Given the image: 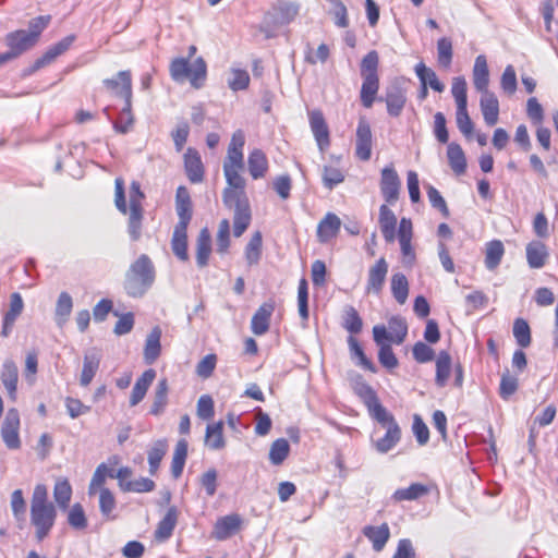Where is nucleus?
I'll list each match as a JSON object with an SVG mask.
<instances>
[{"label": "nucleus", "instance_id": "f257e3e1", "mask_svg": "<svg viewBox=\"0 0 558 558\" xmlns=\"http://www.w3.org/2000/svg\"><path fill=\"white\" fill-rule=\"evenodd\" d=\"M242 169L223 168L228 186L222 194L226 207L234 210L233 234L241 236L248 228L252 219L248 198L245 193V180L240 174Z\"/></svg>", "mask_w": 558, "mask_h": 558}, {"label": "nucleus", "instance_id": "f03ea898", "mask_svg": "<svg viewBox=\"0 0 558 558\" xmlns=\"http://www.w3.org/2000/svg\"><path fill=\"white\" fill-rule=\"evenodd\" d=\"M197 48L194 45L189 47L187 58H175L170 63V75L177 83H183L186 80L191 85L198 89L203 87L207 75V65L202 57L190 63V59L196 53Z\"/></svg>", "mask_w": 558, "mask_h": 558}, {"label": "nucleus", "instance_id": "7ed1b4c3", "mask_svg": "<svg viewBox=\"0 0 558 558\" xmlns=\"http://www.w3.org/2000/svg\"><path fill=\"white\" fill-rule=\"evenodd\" d=\"M155 281V267L150 258L142 254L125 272L124 290L132 298H142Z\"/></svg>", "mask_w": 558, "mask_h": 558}, {"label": "nucleus", "instance_id": "20e7f679", "mask_svg": "<svg viewBox=\"0 0 558 558\" xmlns=\"http://www.w3.org/2000/svg\"><path fill=\"white\" fill-rule=\"evenodd\" d=\"M299 8L290 2H279L267 13L260 25L266 38H271L276 34V29L290 24L298 15Z\"/></svg>", "mask_w": 558, "mask_h": 558}, {"label": "nucleus", "instance_id": "39448f33", "mask_svg": "<svg viewBox=\"0 0 558 558\" xmlns=\"http://www.w3.org/2000/svg\"><path fill=\"white\" fill-rule=\"evenodd\" d=\"M106 89L116 97L124 99L123 116H128V123L131 121L132 77L130 71H120L114 78L102 81Z\"/></svg>", "mask_w": 558, "mask_h": 558}, {"label": "nucleus", "instance_id": "423d86ee", "mask_svg": "<svg viewBox=\"0 0 558 558\" xmlns=\"http://www.w3.org/2000/svg\"><path fill=\"white\" fill-rule=\"evenodd\" d=\"M396 238H398L400 244L402 264L409 267L413 266L416 260V253L412 244L413 225L411 219L405 217L400 219Z\"/></svg>", "mask_w": 558, "mask_h": 558}, {"label": "nucleus", "instance_id": "0eeeda50", "mask_svg": "<svg viewBox=\"0 0 558 558\" xmlns=\"http://www.w3.org/2000/svg\"><path fill=\"white\" fill-rule=\"evenodd\" d=\"M57 511L54 506L31 508V523L35 527V537L38 542L46 538L54 525Z\"/></svg>", "mask_w": 558, "mask_h": 558}, {"label": "nucleus", "instance_id": "6e6552de", "mask_svg": "<svg viewBox=\"0 0 558 558\" xmlns=\"http://www.w3.org/2000/svg\"><path fill=\"white\" fill-rule=\"evenodd\" d=\"M20 415L17 410L10 409L1 427V437L9 449H19L21 440L19 436Z\"/></svg>", "mask_w": 558, "mask_h": 558}, {"label": "nucleus", "instance_id": "1a4fd4ad", "mask_svg": "<svg viewBox=\"0 0 558 558\" xmlns=\"http://www.w3.org/2000/svg\"><path fill=\"white\" fill-rule=\"evenodd\" d=\"M355 155L362 161L372 156V130L365 118H361L356 129Z\"/></svg>", "mask_w": 558, "mask_h": 558}, {"label": "nucleus", "instance_id": "9d476101", "mask_svg": "<svg viewBox=\"0 0 558 558\" xmlns=\"http://www.w3.org/2000/svg\"><path fill=\"white\" fill-rule=\"evenodd\" d=\"M400 179L392 166L381 170L380 191L385 201L393 204L399 197Z\"/></svg>", "mask_w": 558, "mask_h": 558}, {"label": "nucleus", "instance_id": "9b49d317", "mask_svg": "<svg viewBox=\"0 0 558 558\" xmlns=\"http://www.w3.org/2000/svg\"><path fill=\"white\" fill-rule=\"evenodd\" d=\"M384 100L387 106V112L391 117H399L407 102L405 90L398 84H392L386 88Z\"/></svg>", "mask_w": 558, "mask_h": 558}, {"label": "nucleus", "instance_id": "f8f14e48", "mask_svg": "<svg viewBox=\"0 0 558 558\" xmlns=\"http://www.w3.org/2000/svg\"><path fill=\"white\" fill-rule=\"evenodd\" d=\"M74 39L75 37L73 35H70L64 37L57 44L52 45L51 47H49L47 51L34 62L29 70V73H34L35 71L53 62L59 56L64 53L71 47Z\"/></svg>", "mask_w": 558, "mask_h": 558}, {"label": "nucleus", "instance_id": "ddd939ff", "mask_svg": "<svg viewBox=\"0 0 558 558\" xmlns=\"http://www.w3.org/2000/svg\"><path fill=\"white\" fill-rule=\"evenodd\" d=\"M387 274L388 263L385 257H380L369 267L366 286L367 292L379 294L383 290Z\"/></svg>", "mask_w": 558, "mask_h": 558}, {"label": "nucleus", "instance_id": "4468645a", "mask_svg": "<svg viewBox=\"0 0 558 558\" xmlns=\"http://www.w3.org/2000/svg\"><path fill=\"white\" fill-rule=\"evenodd\" d=\"M308 118L318 148L324 151L329 146V131L324 116L320 111L314 110L308 113Z\"/></svg>", "mask_w": 558, "mask_h": 558}, {"label": "nucleus", "instance_id": "2eb2a0df", "mask_svg": "<svg viewBox=\"0 0 558 558\" xmlns=\"http://www.w3.org/2000/svg\"><path fill=\"white\" fill-rule=\"evenodd\" d=\"M341 228L340 218L333 213H327L317 225V239L320 243H328L335 239Z\"/></svg>", "mask_w": 558, "mask_h": 558}, {"label": "nucleus", "instance_id": "dca6fc26", "mask_svg": "<svg viewBox=\"0 0 558 558\" xmlns=\"http://www.w3.org/2000/svg\"><path fill=\"white\" fill-rule=\"evenodd\" d=\"M5 44L15 54V57H19L23 52L33 48L37 41L34 39V37L26 33V29H19L9 33L5 36Z\"/></svg>", "mask_w": 558, "mask_h": 558}, {"label": "nucleus", "instance_id": "f3484780", "mask_svg": "<svg viewBox=\"0 0 558 558\" xmlns=\"http://www.w3.org/2000/svg\"><path fill=\"white\" fill-rule=\"evenodd\" d=\"M480 107L485 123L493 126L498 122L499 101L496 95L488 90L481 93Z\"/></svg>", "mask_w": 558, "mask_h": 558}, {"label": "nucleus", "instance_id": "a211bd4d", "mask_svg": "<svg viewBox=\"0 0 558 558\" xmlns=\"http://www.w3.org/2000/svg\"><path fill=\"white\" fill-rule=\"evenodd\" d=\"M274 311L275 304L272 302H266L258 307L251 320V329L254 335L262 336L268 331Z\"/></svg>", "mask_w": 558, "mask_h": 558}, {"label": "nucleus", "instance_id": "6ab92c4d", "mask_svg": "<svg viewBox=\"0 0 558 558\" xmlns=\"http://www.w3.org/2000/svg\"><path fill=\"white\" fill-rule=\"evenodd\" d=\"M0 380L11 400L16 399L19 368L12 360H5L0 372Z\"/></svg>", "mask_w": 558, "mask_h": 558}, {"label": "nucleus", "instance_id": "aec40b11", "mask_svg": "<svg viewBox=\"0 0 558 558\" xmlns=\"http://www.w3.org/2000/svg\"><path fill=\"white\" fill-rule=\"evenodd\" d=\"M101 361V354L97 350L85 352L83 359V368L80 375V384L87 387L95 377Z\"/></svg>", "mask_w": 558, "mask_h": 558}, {"label": "nucleus", "instance_id": "412c9836", "mask_svg": "<svg viewBox=\"0 0 558 558\" xmlns=\"http://www.w3.org/2000/svg\"><path fill=\"white\" fill-rule=\"evenodd\" d=\"M175 210L179 217L178 226H189L192 219V202L189 190L179 186L175 194Z\"/></svg>", "mask_w": 558, "mask_h": 558}, {"label": "nucleus", "instance_id": "4be33fe9", "mask_svg": "<svg viewBox=\"0 0 558 558\" xmlns=\"http://www.w3.org/2000/svg\"><path fill=\"white\" fill-rule=\"evenodd\" d=\"M184 168L189 180L192 183H199L204 179V168L199 154L193 149L187 148L184 154Z\"/></svg>", "mask_w": 558, "mask_h": 558}, {"label": "nucleus", "instance_id": "5701e85b", "mask_svg": "<svg viewBox=\"0 0 558 558\" xmlns=\"http://www.w3.org/2000/svg\"><path fill=\"white\" fill-rule=\"evenodd\" d=\"M378 223L385 241L387 243H392L397 235V217L387 205H381L379 207Z\"/></svg>", "mask_w": 558, "mask_h": 558}, {"label": "nucleus", "instance_id": "b1692460", "mask_svg": "<svg viewBox=\"0 0 558 558\" xmlns=\"http://www.w3.org/2000/svg\"><path fill=\"white\" fill-rule=\"evenodd\" d=\"M156 378V371L153 368H149L145 371L141 377L137 378V380L134 384V387L131 392L130 397V405L135 407L143 399L145 398L148 388L153 384V381Z\"/></svg>", "mask_w": 558, "mask_h": 558}, {"label": "nucleus", "instance_id": "393cba45", "mask_svg": "<svg viewBox=\"0 0 558 558\" xmlns=\"http://www.w3.org/2000/svg\"><path fill=\"white\" fill-rule=\"evenodd\" d=\"M473 84L475 89L480 93L489 90V70L484 54H480L475 58L473 66Z\"/></svg>", "mask_w": 558, "mask_h": 558}, {"label": "nucleus", "instance_id": "a878e982", "mask_svg": "<svg viewBox=\"0 0 558 558\" xmlns=\"http://www.w3.org/2000/svg\"><path fill=\"white\" fill-rule=\"evenodd\" d=\"M363 534L372 543L373 549L380 551L389 539L390 530L387 523L378 526L367 525L363 529Z\"/></svg>", "mask_w": 558, "mask_h": 558}, {"label": "nucleus", "instance_id": "bb28decb", "mask_svg": "<svg viewBox=\"0 0 558 558\" xmlns=\"http://www.w3.org/2000/svg\"><path fill=\"white\" fill-rule=\"evenodd\" d=\"M400 439V426L398 424H392L391 426L386 427V434L383 437L377 440H373V446L377 452L384 454L393 449Z\"/></svg>", "mask_w": 558, "mask_h": 558}, {"label": "nucleus", "instance_id": "cd10ccee", "mask_svg": "<svg viewBox=\"0 0 558 558\" xmlns=\"http://www.w3.org/2000/svg\"><path fill=\"white\" fill-rule=\"evenodd\" d=\"M240 523L238 514L222 517L216 522L213 535L218 541L227 539L239 529Z\"/></svg>", "mask_w": 558, "mask_h": 558}, {"label": "nucleus", "instance_id": "c85d7f7f", "mask_svg": "<svg viewBox=\"0 0 558 558\" xmlns=\"http://www.w3.org/2000/svg\"><path fill=\"white\" fill-rule=\"evenodd\" d=\"M160 338H161V329L158 326H156L148 333L146 341H145L144 359L147 364H153L160 355V351H161Z\"/></svg>", "mask_w": 558, "mask_h": 558}, {"label": "nucleus", "instance_id": "c756f323", "mask_svg": "<svg viewBox=\"0 0 558 558\" xmlns=\"http://www.w3.org/2000/svg\"><path fill=\"white\" fill-rule=\"evenodd\" d=\"M178 510L175 507H170L165 517L159 521L155 531V538L158 541L168 539L177 525Z\"/></svg>", "mask_w": 558, "mask_h": 558}, {"label": "nucleus", "instance_id": "7c9ffc66", "mask_svg": "<svg viewBox=\"0 0 558 558\" xmlns=\"http://www.w3.org/2000/svg\"><path fill=\"white\" fill-rule=\"evenodd\" d=\"M548 257L546 245L539 241H533L526 245V259L531 268H542Z\"/></svg>", "mask_w": 558, "mask_h": 558}, {"label": "nucleus", "instance_id": "2f4dec72", "mask_svg": "<svg viewBox=\"0 0 558 558\" xmlns=\"http://www.w3.org/2000/svg\"><path fill=\"white\" fill-rule=\"evenodd\" d=\"M186 230V226L175 225L171 240V248L173 254L183 262L189 259Z\"/></svg>", "mask_w": 558, "mask_h": 558}, {"label": "nucleus", "instance_id": "473e14b6", "mask_svg": "<svg viewBox=\"0 0 558 558\" xmlns=\"http://www.w3.org/2000/svg\"><path fill=\"white\" fill-rule=\"evenodd\" d=\"M168 380L166 378L160 379L155 388L154 400L149 410V414L159 416L165 412L168 404Z\"/></svg>", "mask_w": 558, "mask_h": 558}, {"label": "nucleus", "instance_id": "72a5a7b5", "mask_svg": "<svg viewBox=\"0 0 558 558\" xmlns=\"http://www.w3.org/2000/svg\"><path fill=\"white\" fill-rule=\"evenodd\" d=\"M247 166L253 179L263 178L268 170V160L264 151L260 149L252 150L247 158Z\"/></svg>", "mask_w": 558, "mask_h": 558}, {"label": "nucleus", "instance_id": "f704fd0d", "mask_svg": "<svg viewBox=\"0 0 558 558\" xmlns=\"http://www.w3.org/2000/svg\"><path fill=\"white\" fill-rule=\"evenodd\" d=\"M205 446H207L211 450H220L225 448L226 440L223 437L222 421L207 425L205 434Z\"/></svg>", "mask_w": 558, "mask_h": 558}, {"label": "nucleus", "instance_id": "c9c22d12", "mask_svg": "<svg viewBox=\"0 0 558 558\" xmlns=\"http://www.w3.org/2000/svg\"><path fill=\"white\" fill-rule=\"evenodd\" d=\"M451 356L447 351H440L436 359L435 384L442 388L447 385L451 374Z\"/></svg>", "mask_w": 558, "mask_h": 558}, {"label": "nucleus", "instance_id": "e433bc0d", "mask_svg": "<svg viewBox=\"0 0 558 558\" xmlns=\"http://www.w3.org/2000/svg\"><path fill=\"white\" fill-rule=\"evenodd\" d=\"M210 252L211 238L209 231L205 228L201 230L196 243V263L198 267L207 266Z\"/></svg>", "mask_w": 558, "mask_h": 558}, {"label": "nucleus", "instance_id": "4c0bfd02", "mask_svg": "<svg viewBox=\"0 0 558 558\" xmlns=\"http://www.w3.org/2000/svg\"><path fill=\"white\" fill-rule=\"evenodd\" d=\"M447 158L452 171L460 175L465 172L466 159L463 149L457 143H450L447 147Z\"/></svg>", "mask_w": 558, "mask_h": 558}, {"label": "nucleus", "instance_id": "58836bf2", "mask_svg": "<svg viewBox=\"0 0 558 558\" xmlns=\"http://www.w3.org/2000/svg\"><path fill=\"white\" fill-rule=\"evenodd\" d=\"M428 493V486L421 483H413L409 487L397 489L392 495V499L395 501H412L426 496Z\"/></svg>", "mask_w": 558, "mask_h": 558}, {"label": "nucleus", "instance_id": "ea45409f", "mask_svg": "<svg viewBox=\"0 0 558 558\" xmlns=\"http://www.w3.org/2000/svg\"><path fill=\"white\" fill-rule=\"evenodd\" d=\"M99 510L101 515L109 521L116 520L117 500L113 493L109 488H101L98 493Z\"/></svg>", "mask_w": 558, "mask_h": 558}, {"label": "nucleus", "instance_id": "a19ab883", "mask_svg": "<svg viewBox=\"0 0 558 558\" xmlns=\"http://www.w3.org/2000/svg\"><path fill=\"white\" fill-rule=\"evenodd\" d=\"M73 308L72 296L68 292H61L54 312V320L59 327H63L68 322Z\"/></svg>", "mask_w": 558, "mask_h": 558}, {"label": "nucleus", "instance_id": "79ce46f5", "mask_svg": "<svg viewBox=\"0 0 558 558\" xmlns=\"http://www.w3.org/2000/svg\"><path fill=\"white\" fill-rule=\"evenodd\" d=\"M361 102L365 108H371L379 89V77H362Z\"/></svg>", "mask_w": 558, "mask_h": 558}, {"label": "nucleus", "instance_id": "37998d69", "mask_svg": "<svg viewBox=\"0 0 558 558\" xmlns=\"http://www.w3.org/2000/svg\"><path fill=\"white\" fill-rule=\"evenodd\" d=\"M505 254V247L501 241L494 240L487 243L485 252V266L488 270L498 267Z\"/></svg>", "mask_w": 558, "mask_h": 558}, {"label": "nucleus", "instance_id": "c03bdc74", "mask_svg": "<svg viewBox=\"0 0 558 558\" xmlns=\"http://www.w3.org/2000/svg\"><path fill=\"white\" fill-rule=\"evenodd\" d=\"M415 73L421 83H425L426 86H429L435 92H444L445 85L438 80L436 73L423 62L415 65Z\"/></svg>", "mask_w": 558, "mask_h": 558}, {"label": "nucleus", "instance_id": "a18cd8bd", "mask_svg": "<svg viewBox=\"0 0 558 558\" xmlns=\"http://www.w3.org/2000/svg\"><path fill=\"white\" fill-rule=\"evenodd\" d=\"M187 457V441L185 439H181L177 442L172 462H171V473L174 478L181 476L183 472V468L185 464V460Z\"/></svg>", "mask_w": 558, "mask_h": 558}, {"label": "nucleus", "instance_id": "49530a36", "mask_svg": "<svg viewBox=\"0 0 558 558\" xmlns=\"http://www.w3.org/2000/svg\"><path fill=\"white\" fill-rule=\"evenodd\" d=\"M263 236L259 231L253 233L245 247V259L250 266L258 264L262 257Z\"/></svg>", "mask_w": 558, "mask_h": 558}, {"label": "nucleus", "instance_id": "de8ad7c7", "mask_svg": "<svg viewBox=\"0 0 558 558\" xmlns=\"http://www.w3.org/2000/svg\"><path fill=\"white\" fill-rule=\"evenodd\" d=\"M391 292L399 304H404L409 295V282L407 277L397 272L391 277Z\"/></svg>", "mask_w": 558, "mask_h": 558}, {"label": "nucleus", "instance_id": "09e8293b", "mask_svg": "<svg viewBox=\"0 0 558 558\" xmlns=\"http://www.w3.org/2000/svg\"><path fill=\"white\" fill-rule=\"evenodd\" d=\"M72 497V487L68 480H59L53 487V498L60 509L65 510Z\"/></svg>", "mask_w": 558, "mask_h": 558}, {"label": "nucleus", "instance_id": "8fccbe9b", "mask_svg": "<svg viewBox=\"0 0 558 558\" xmlns=\"http://www.w3.org/2000/svg\"><path fill=\"white\" fill-rule=\"evenodd\" d=\"M168 449V445L166 440L159 439L154 442L153 447L148 451V464H149V473L155 475L159 469L160 462L165 457Z\"/></svg>", "mask_w": 558, "mask_h": 558}, {"label": "nucleus", "instance_id": "3c124183", "mask_svg": "<svg viewBox=\"0 0 558 558\" xmlns=\"http://www.w3.org/2000/svg\"><path fill=\"white\" fill-rule=\"evenodd\" d=\"M290 445L287 439H276L269 449V460L274 465H280L289 456Z\"/></svg>", "mask_w": 558, "mask_h": 558}, {"label": "nucleus", "instance_id": "603ef678", "mask_svg": "<svg viewBox=\"0 0 558 558\" xmlns=\"http://www.w3.org/2000/svg\"><path fill=\"white\" fill-rule=\"evenodd\" d=\"M451 94L456 100L457 109L468 107V85L463 76L453 77Z\"/></svg>", "mask_w": 558, "mask_h": 558}, {"label": "nucleus", "instance_id": "864d4df0", "mask_svg": "<svg viewBox=\"0 0 558 558\" xmlns=\"http://www.w3.org/2000/svg\"><path fill=\"white\" fill-rule=\"evenodd\" d=\"M367 410L369 415L385 428L392 424H398L392 414L387 411L379 400L372 404L371 408H367Z\"/></svg>", "mask_w": 558, "mask_h": 558}, {"label": "nucleus", "instance_id": "5fc2aeb1", "mask_svg": "<svg viewBox=\"0 0 558 558\" xmlns=\"http://www.w3.org/2000/svg\"><path fill=\"white\" fill-rule=\"evenodd\" d=\"M378 64H379V57L377 51L372 50L369 51L361 62V76L362 77H379L378 76Z\"/></svg>", "mask_w": 558, "mask_h": 558}, {"label": "nucleus", "instance_id": "6e6d98bb", "mask_svg": "<svg viewBox=\"0 0 558 558\" xmlns=\"http://www.w3.org/2000/svg\"><path fill=\"white\" fill-rule=\"evenodd\" d=\"M513 336L521 348H527L531 344V329L526 320L523 318L514 320Z\"/></svg>", "mask_w": 558, "mask_h": 558}, {"label": "nucleus", "instance_id": "4d7b16f0", "mask_svg": "<svg viewBox=\"0 0 558 558\" xmlns=\"http://www.w3.org/2000/svg\"><path fill=\"white\" fill-rule=\"evenodd\" d=\"M68 523L74 530H84L87 526V518L81 504H74L68 512Z\"/></svg>", "mask_w": 558, "mask_h": 558}, {"label": "nucleus", "instance_id": "13d9d810", "mask_svg": "<svg viewBox=\"0 0 558 558\" xmlns=\"http://www.w3.org/2000/svg\"><path fill=\"white\" fill-rule=\"evenodd\" d=\"M389 333L393 336V343L401 344L408 333V325L400 316H393L388 320Z\"/></svg>", "mask_w": 558, "mask_h": 558}, {"label": "nucleus", "instance_id": "bf43d9fd", "mask_svg": "<svg viewBox=\"0 0 558 558\" xmlns=\"http://www.w3.org/2000/svg\"><path fill=\"white\" fill-rule=\"evenodd\" d=\"M343 327L351 335L359 333L362 330V327H363L362 318L360 317L357 311L352 306H348L344 311Z\"/></svg>", "mask_w": 558, "mask_h": 558}, {"label": "nucleus", "instance_id": "052dcab7", "mask_svg": "<svg viewBox=\"0 0 558 558\" xmlns=\"http://www.w3.org/2000/svg\"><path fill=\"white\" fill-rule=\"evenodd\" d=\"M11 509L13 517L17 522L25 521L26 501L23 497V492L21 489H15L11 494Z\"/></svg>", "mask_w": 558, "mask_h": 558}, {"label": "nucleus", "instance_id": "680f3d73", "mask_svg": "<svg viewBox=\"0 0 558 558\" xmlns=\"http://www.w3.org/2000/svg\"><path fill=\"white\" fill-rule=\"evenodd\" d=\"M348 344H349L350 352H351L352 356H355L359 359V364L362 365L364 368L375 373L376 372L375 365L372 363V361H369L366 357V355L363 352L362 347L360 345L359 341L353 336H350L348 338Z\"/></svg>", "mask_w": 558, "mask_h": 558}, {"label": "nucleus", "instance_id": "e2e57ef3", "mask_svg": "<svg viewBox=\"0 0 558 558\" xmlns=\"http://www.w3.org/2000/svg\"><path fill=\"white\" fill-rule=\"evenodd\" d=\"M438 62L444 68H448L452 60V41L448 37H442L437 41Z\"/></svg>", "mask_w": 558, "mask_h": 558}, {"label": "nucleus", "instance_id": "0e129e2a", "mask_svg": "<svg viewBox=\"0 0 558 558\" xmlns=\"http://www.w3.org/2000/svg\"><path fill=\"white\" fill-rule=\"evenodd\" d=\"M250 75L247 71L233 69L228 80V85L233 92L244 90L248 87Z\"/></svg>", "mask_w": 558, "mask_h": 558}, {"label": "nucleus", "instance_id": "69168bd1", "mask_svg": "<svg viewBox=\"0 0 558 558\" xmlns=\"http://www.w3.org/2000/svg\"><path fill=\"white\" fill-rule=\"evenodd\" d=\"M217 251L221 254L226 253L230 245V222L228 219H222L219 222L217 239Z\"/></svg>", "mask_w": 558, "mask_h": 558}, {"label": "nucleus", "instance_id": "338daca9", "mask_svg": "<svg viewBox=\"0 0 558 558\" xmlns=\"http://www.w3.org/2000/svg\"><path fill=\"white\" fill-rule=\"evenodd\" d=\"M518 389V378L510 375L509 371H506L501 375L499 395L504 400H508Z\"/></svg>", "mask_w": 558, "mask_h": 558}, {"label": "nucleus", "instance_id": "774afa93", "mask_svg": "<svg viewBox=\"0 0 558 558\" xmlns=\"http://www.w3.org/2000/svg\"><path fill=\"white\" fill-rule=\"evenodd\" d=\"M354 392L362 399L366 408H371L378 400L375 390L365 381H357L354 385Z\"/></svg>", "mask_w": 558, "mask_h": 558}]
</instances>
